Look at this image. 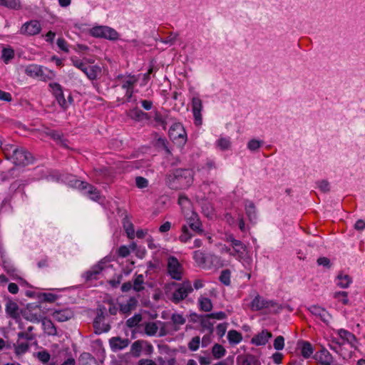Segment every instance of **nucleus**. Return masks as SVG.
Here are the masks:
<instances>
[{"label":"nucleus","instance_id":"56","mask_svg":"<svg viewBox=\"0 0 365 365\" xmlns=\"http://www.w3.org/2000/svg\"><path fill=\"white\" fill-rule=\"evenodd\" d=\"M200 338L199 336L193 337L188 343V348L190 351H195L199 349Z\"/></svg>","mask_w":365,"mask_h":365},{"label":"nucleus","instance_id":"34","mask_svg":"<svg viewBox=\"0 0 365 365\" xmlns=\"http://www.w3.org/2000/svg\"><path fill=\"white\" fill-rule=\"evenodd\" d=\"M336 279L339 281L337 283V285L343 289L349 287L350 284L352 282V279L349 275L343 274L342 273H339L337 275Z\"/></svg>","mask_w":365,"mask_h":365},{"label":"nucleus","instance_id":"12","mask_svg":"<svg viewBox=\"0 0 365 365\" xmlns=\"http://www.w3.org/2000/svg\"><path fill=\"white\" fill-rule=\"evenodd\" d=\"M41 30V24L38 21H30L25 23L21 28V33L29 36L36 35Z\"/></svg>","mask_w":365,"mask_h":365},{"label":"nucleus","instance_id":"2","mask_svg":"<svg viewBox=\"0 0 365 365\" xmlns=\"http://www.w3.org/2000/svg\"><path fill=\"white\" fill-rule=\"evenodd\" d=\"M4 153L6 158L16 165L26 166L32 163L34 160L32 155L24 148L14 145H7Z\"/></svg>","mask_w":365,"mask_h":365},{"label":"nucleus","instance_id":"38","mask_svg":"<svg viewBox=\"0 0 365 365\" xmlns=\"http://www.w3.org/2000/svg\"><path fill=\"white\" fill-rule=\"evenodd\" d=\"M226 354V350L224 346L219 344H215L212 349V354L216 359H221Z\"/></svg>","mask_w":365,"mask_h":365},{"label":"nucleus","instance_id":"17","mask_svg":"<svg viewBox=\"0 0 365 365\" xmlns=\"http://www.w3.org/2000/svg\"><path fill=\"white\" fill-rule=\"evenodd\" d=\"M272 336V334L270 331H268L267 329H264L252 337L251 343L256 346H264L268 342L269 339Z\"/></svg>","mask_w":365,"mask_h":365},{"label":"nucleus","instance_id":"10","mask_svg":"<svg viewBox=\"0 0 365 365\" xmlns=\"http://www.w3.org/2000/svg\"><path fill=\"white\" fill-rule=\"evenodd\" d=\"M202 110V101L199 97L192 98V110L195 125H200L202 123L201 111Z\"/></svg>","mask_w":365,"mask_h":365},{"label":"nucleus","instance_id":"19","mask_svg":"<svg viewBox=\"0 0 365 365\" xmlns=\"http://www.w3.org/2000/svg\"><path fill=\"white\" fill-rule=\"evenodd\" d=\"M103 269V267L101 264H96L93 266L90 269L85 272L82 277L85 279L86 282L96 280L98 279V276Z\"/></svg>","mask_w":365,"mask_h":365},{"label":"nucleus","instance_id":"45","mask_svg":"<svg viewBox=\"0 0 365 365\" xmlns=\"http://www.w3.org/2000/svg\"><path fill=\"white\" fill-rule=\"evenodd\" d=\"M158 322H147L145 325V332L148 336H154L156 334L158 327Z\"/></svg>","mask_w":365,"mask_h":365},{"label":"nucleus","instance_id":"59","mask_svg":"<svg viewBox=\"0 0 365 365\" xmlns=\"http://www.w3.org/2000/svg\"><path fill=\"white\" fill-rule=\"evenodd\" d=\"M317 263L319 266H323L327 269H330L331 267V263L330 259L326 257H319L317 260Z\"/></svg>","mask_w":365,"mask_h":365},{"label":"nucleus","instance_id":"23","mask_svg":"<svg viewBox=\"0 0 365 365\" xmlns=\"http://www.w3.org/2000/svg\"><path fill=\"white\" fill-rule=\"evenodd\" d=\"M237 363V365H260L259 359L252 354L238 356Z\"/></svg>","mask_w":365,"mask_h":365},{"label":"nucleus","instance_id":"63","mask_svg":"<svg viewBox=\"0 0 365 365\" xmlns=\"http://www.w3.org/2000/svg\"><path fill=\"white\" fill-rule=\"evenodd\" d=\"M118 255L120 257H126L130 253V248L125 245H121L117 250Z\"/></svg>","mask_w":365,"mask_h":365},{"label":"nucleus","instance_id":"37","mask_svg":"<svg viewBox=\"0 0 365 365\" xmlns=\"http://www.w3.org/2000/svg\"><path fill=\"white\" fill-rule=\"evenodd\" d=\"M13 347L15 350L16 355H21L25 354L29 349V344L28 342H20L18 339L16 344H13Z\"/></svg>","mask_w":365,"mask_h":365},{"label":"nucleus","instance_id":"51","mask_svg":"<svg viewBox=\"0 0 365 365\" xmlns=\"http://www.w3.org/2000/svg\"><path fill=\"white\" fill-rule=\"evenodd\" d=\"M334 297L341 301L342 304L345 305L348 304L349 302L348 292L344 291L336 292L334 294Z\"/></svg>","mask_w":365,"mask_h":365},{"label":"nucleus","instance_id":"35","mask_svg":"<svg viewBox=\"0 0 365 365\" xmlns=\"http://www.w3.org/2000/svg\"><path fill=\"white\" fill-rule=\"evenodd\" d=\"M101 69L98 66H89L86 71H84V73L86 75L88 79L96 80L98 74L101 73Z\"/></svg>","mask_w":365,"mask_h":365},{"label":"nucleus","instance_id":"6","mask_svg":"<svg viewBox=\"0 0 365 365\" xmlns=\"http://www.w3.org/2000/svg\"><path fill=\"white\" fill-rule=\"evenodd\" d=\"M169 135L173 140H178L179 143L182 145H185L187 141L186 132L180 123H175L171 125Z\"/></svg>","mask_w":365,"mask_h":365},{"label":"nucleus","instance_id":"32","mask_svg":"<svg viewBox=\"0 0 365 365\" xmlns=\"http://www.w3.org/2000/svg\"><path fill=\"white\" fill-rule=\"evenodd\" d=\"M216 169L217 165L215 160L212 159H207L205 164L201 165L200 168H198V170L202 172L203 174L209 175L211 170Z\"/></svg>","mask_w":365,"mask_h":365},{"label":"nucleus","instance_id":"43","mask_svg":"<svg viewBox=\"0 0 365 365\" xmlns=\"http://www.w3.org/2000/svg\"><path fill=\"white\" fill-rule=\"evenodd\" d=\"M144 277L143 274H138L133 280V289L135 292H140L144 289Z\"/></svg>","mask_w":365,"mask_h":365},{"label":"nucleus","instance_id":"1","mask_svg":"<svg viewBox=\"0 0 365 365\" xmlns=\"http://www.w3.org/2000/svg\"><path fill=\"white\" fill-rule=\"evenodd\" d=\"M166 184L173 190L189 187L193 181V173L190 169L178 168L167 175Z\"/></svg>","mask_w":365,"mask_h":365},{"label":"nucleus","instance_id":"16","mask_svg":"<svg viewBox=\"0 0 365 365\" xmlns=\"http://www.w3.org/2000/svg\"><path fill=\"white\" fill-rule=\"evenodd\" d=\"M5 311L6 314L14 319L20 317L19 305L9 297L6 300Z\"/></svg>","mask_w":365,"mask_h":365},{"label":"nucleus","instance_id":"64","mask_svg":"<svg viewBox=\"0 0 365 365\" xmlns=\"http://www.w3.org/2000/svg\"><path fill=\"white\" fill-rule=\"evenodd\" d=\"M227 326H228V323H227V322L219 324L217 326V328H216L217 334L220 337H222L225 334L227 329Z\"/></svg>","mask_w":365,"mask_h":365},{"label":"nucleus","instance_id":"46","mask_svg":"<svg viewBox=\"0 0 365 365\" xmlns=\"http://www.w3.org/2000/svg\"><path fill=\"white\" fill-rule=\"evenodd\" d=\"M141 110H140L138 108H134L133 109H130L128 113V116L131 118L132 120L135 121H142L141 114H142Z\"/></svg>","mask_w":365,"mask_h":365},{"label":"nucleus","instance_id":"21","mask_svg":"<svg viewBox=\"0 0 365 365\" xmlns=\"http://www.w3.org/2000/svg\"><path fill=\"white\" fill-rule=\"evenodd\" d=\"M315 359L322 365H330L333 360L331 354L324 347L315 354Z\"/></svg>","mask_w":365,"mask_h":365},{"label":"nucleus","instance_id":"18","mask_svg":"<svg viewBox=\"0 0 365 365\" xmlns=\"http://www.w3.org/2000/svg\"><path fill=\"white\" fill-rule=\"evenodd\" d=\"M53 319L59 322H66L74 317L73 312L71 309L55 310L52 313Z\"/></svg>","mask_w":365,"mask_h":365},{"label":"nucleus","instance_id":"11","mask_svg":"<svg viewBox=\"0 0 365 365\" xmlns=\"http://www.w3.org/2000/svg\"><path fill=\"white\" fill-rule=\"evenodd\" d=\"M186 225L187 226V227H190L196 234L202 235L204 232L202 222L200 220V217L195 212H192L191 213V215L187 218V225Z\"/></svg>","mask_w":365,"mask_h":365},{"label":"nucleus","instance_id":"41","mask_svg":"<svg viewBox=\"0 0 365 365\" xmlns=\"http://www.w3.org/2000/svg\"><path fill=\"white\" fill-rule=\"evenodd\" d=\"M0 6L17 10L21 8V3L19 0H0Z\"/></svg>","mask_w":365,"mask_h":365},{"label":"nucleus","instance_id":"61","mask_svg":"<svg viewBox=\"0 0 365 365\" xmlns=\"http://www.w3.org/2000/svg\"><path fill=\"white\" fill-rule=\"evenodd\" d=\"M18 339H26L27 341H33L36 339V335L32 333L21 331L17 334Z\"/></svg>","mask_w":365,"mask_h":365},{"label":"nucleus","instance_id":"55","mask_svg":"<svg viewBox=\"0 0 365 365\" xmlns=\"http://www.w3.org/2000/svg\"><path fill=\"white\" fill-rule=\"evenodd\" d=\"M36 357L40 361L46 364L50 360L51 355L48 351L43 350L36 353Z\"/></svg>","mask_w":365,"mask_h":365},{"label":"nucleus","instance_id":"4","mask_svg":"<svg viewBox=\"0 0 365 365\" xmlns=\"http://www.w3.org/2000/svg\"><path fill=\"white\" fill-rule=\"evenodd\" d=\"M106 309L104 306L99 305L98 307L97 315L93 322L95 333L97 334L108 332L110 329V325L109 324L103 322L106 315Z\"/></svg>","mask_w":365,"mask_h":365},{"label":"nucleus","instance_id":"27","mask_svg":"<svg viewBox=\"0 0 365 365\" xmlns=\"http://www.w3.org/2000/svg\"><path fill=\"white\" fill-rule=\"evenodd\" d=\"M42 326L43 329L46 334L49 336H56L57 335V329L55 327L54 324L50 319L46 317L43 318L42 320Z\"/></svg>","mask_w":365,"mask_h":365},{"label":"nucleus","instance_id":"5","mask_svg":"<svg viewBox=\"0 0 365 365\" xmlns=\"http://www.w3.org/2000/svg\"><path fill=\"white\" fill-rule=\"evenodd\" d=\"M192 291L193 288L189 280L184 281L173 293L170 300L175 304H178L185 299L188 294L191 293Z\"/></svg>","mask_w":365,"mask_h":365},{"label":"nucleus","instance_id":"50","mask_svg":"<svg viewBox=\"0 0 365 365\" xmlns=\"http://www.w3.org/2000/svg\"><path fill=\"white\" fill-rule=\"evenodd\" d=\"M130 78L123 81L122 88L128 90H133V86L135 83L137 82V79L134 76H129Z\"/></svg>","mask_w":365,"mask_h":365},{"label":"nucleus","instance_id":"9","mask_svg":"<svg viewBox=\"0 0 365 365\" xmlns=\"http://www.w3.org/2000/svg\"><path fill=\"white\" fill-rule=\"evenodd\" d=\"M276 303L272 300H267L257 294L251 302V309L253 311H260L263 309L274 307Z\"/></svg>","mask_w":365,"mask_h":365},{"label":"nucleus","instance_id":"25","mask_svg":"<svg viewBox=\"0 0 365 365\" xmlns=\"http://www.w3.org/2000/svg\"><path fill=\"white\" fill-rule=\"evenodd\" d=\"M138 305V300L135 297H131L125 304H120L119 309L123 314H129L132 310L135 309Z\"/></svg>","mask_w":365,"mask_h":365},{"label":"nucleus","instance_id":"15","mask_svg":"<svg viewBox=\"0 0 365 365\" xmlns=\"http://www.w3.org/2000/svg\"><path fill=\"white\" fill-rule=\"evenodd\" d=\"M130 343L128 339H122L120 336H114L109 339V344L113 351H118L127 347Z\"/></svg>","mask_w":365,"mask_h":365},{"label":"nucleus","instance_id":"58","mask_svg":"<svg viewBox=\"0 0 365 365\" xmlns=\"http://www.w3.org/2000/svg\"><path fill=\"white\" fill-rule=\"evenodd\" d=\"M274 348L277 350H282L284 346V339L282 336H278L274 341Z\"/></svg>","mask_w":365,"mask_h":365},{"label":"nucleus","instance_id":"54","mask_svg":"<svg viewBox=\"0 0 365 365\" xmlns=\"http://www.w3.org/2000/svg\"><path fill=\"white\" fill-rule=\"evenodd\" d=\"M142 343L143 341H135L131 346L130 351L135 356H139L142 351Z\"/></svg>","mask_w":365,"mask_h":365},{"label":"nucleus","instance_id":"44","mask_svg":"<svg viewBox=\"0 0 365 365\" xmlns=\"http://www.w3.org/2000/svg\"><path fill=\"white\" fill-rule=\"evenodd\" d=\"M231 272L230 269H224L221 272L220 275L219 277V280L221 283L225 284V286L230 285L231 281Z\"/></svg>","mask_w":365,"mask_h":365},{"label":"nucleus","instance_id":"26","mask_svg":"<svg viewBox=\"0 0 365 365\" xmlns=\"http://www.w3.org/2000/svg\"><path fill=\"white\" fill-rule=\"evenodd\" d=\"M338 334L343 340L349 343L352 347H356L357 339L354 334L346 329H340L338 331Z\"/></svg>","mask_w":365,"mask_h":365},{"label":"nucleus","instance_id":"39","mask_svg":"<svg viewBox=\"0 0 365 365\" xmlns=\"http://www.w3.org/2000/svg\"><path fill=\"white\" fill-rule=\"evenodd\" d=\"M14 58V51L11 48H4L1 51V59L8 64Z\"/></svg>","mask_w":365,"mask_h":365},{"label":"nucleus","instance_id":"40","mask_svg":"<svg viewBox=\"0 0 365 365\" xmlns=\"http://www.w3.org/2000/svg\"><path fill=\"white\" fill-rule=\"evenodd\" d=\"M154 120L156 122L157 125L162 127L163 130H166L167 127V117L163 115L160 112L155 111Z\"/></svg>","mask_w":365,"mask_h":365},{"label":"nucleus","instance_id":"42","mask_svg":"<svg viewBox=\"0 0 365 365\" xmlns=\"http://www.w3.org/2000/svg\"><path fill=\"white\" fill-rule=\"evenodd\" d=\"M210 319L211 318H208V317H205V314L203 316V317L202 318V319L200 320V323L201 327L204 329L208 330L209 333L211 334L214 331V323L211 322L210 321Z\"/></svg>","mask_w":365,"mask_h":365},{"label":"nucleus","instance_id":"7","mask_svg":"<svg viewBox=\"0 0 365 365\" xmlns=\"http://www.w3.org/2000/svg\"><path fill=\"white\" fill-rule=\"evenodd\" d=\"M180 264L175 257L171 256L168 258V272L172 279L175 280H181L182 273L180 271Z\"/></svg>","mask_w":365,"mask_h":365},{"label":"nucleus","instance_id":"36","mask_svg":"<svg viewBox=\"0 0 365 365\" xmlns=\"http://www.w3.org/2000/svg\"><path fill=\"white\" fill-rule=\"evenodd\" d=\"M227 339L230 344H237L242 340V336L239 331L232 329L228 331Z\"/></svg>","mask_w":365,"mask_h":365},{"label":"nucleus","instance_id":"24","mask_svg":"<svg viewBox=\"0 0 365 365\" xmlns=\"http://www.w3.org/2000/svg\"><path fill=\"white\" fill-rule=\"evenodd\" d=\"M232 247L234 249V251L232 252L230 248L227 249V252L232 256L238 255L239 257H242L243 252L245 251L247 247L241 240H236L232 244Z\"/></svg>","mask_w":365,"mask_h":365},{"label":"nucleus","instance_id":"28","mask_svg":"<svg viewBox=\"0 0 365 365\" xmlns=\"http://www.w3.org/2000/svg\"><path fill=\"white\" fill-rule=\"evenodd\" d=\"M123 227L126 232L128 237L130 240L135 237V230L132 222L129 220L128 216H125L123 219Z\"/></svg>","mask_w":365,"mask_h":365},{"label":"nucleus","instance_id":"29","mask_svg":"<svg viewBox=\"0 0 365 365\" xmlns=\"http://www.w3.org/2000/svg\"><path fill=\"white\" fill-rule=\"evenodd\" d=\"M298 344H302L301 346V354L305 359H309L313 354L314 349L310 342L307 341H301L298 342Z\"/></svg>","mask_w":365,"mask_h":365},{"label":"nucleus","instance_id":"20","mask_svg":"<svg viewBox=\"0 0 365 365\" xmlns=\"http://www.w3.org/2000/svg\"><path fill=\"white\" fill-rule=\"evenodd\" d=\"M25 73L31 78L40 77L43 81H46V77L44 76L43 67L41 66L36 64L29 65L25 68Z\"/></svg>","mask_w":365,"mask_h":365},{"label":"nucleus","instance_id":"47","mask_svg":"<svg viewBox=\"0 0 365 365\" xmlns=\"http://www.w3.org/2000/svg\"><path fill=\"white\" fill-rule=\"evenodd\" d=\"M192 235L189 232L188 227L186 225L182 227V234L179 237V240L182 243H186L191 239Z\"/></svg>","mask_w":365,"mask_h":365},{"label":"nucleus","instance_id":"13","mask_svg":"<svg viewBox=\"0 0 365 365\" xmlns=\"http://www.w3.org/2000/svg\"><path fill=\"white\" fill-rule=\"evenodd\" d=\"M29 183V180H24V179H18L15 181H14L9 187V191L11 193L16 194V193H21V197L23 199L26 198L27 196L25 193L24 189L26 185H27Z\"/></svg>","mask_w":365,"mask_h":365},{"label":"nucleus","instance_id":"30","mask_svg":"<svg viewBox=\"0 0 365 365\" xmlns=\"http://www.w3.org/2000/svg\"><path fill=\"white\" fill-rule=\"evenodd\" d=\"M78 361L80 365H96V360L94 356H93L88 352L82 353L78 359Z\"/></svg>","mask_w":365,"mask_h":365},{"label":"nucleus","instance_id":"31","mask_svg":"<svg viewBox=\"0 0 365 365\" xmlns=\"http://www.w3.org/2000/svg\"><path fill=\"white\" fill-rule=\"evenodd\" d=\"M46 135L57 141L61 145L67 147V140L63 138V134L61 132L55 130H49L46 132Z\"/></svg>","mask_w":365,"mask_h":365},{"label":"nucleus","instance_id":"49","mask_svg":"<svg viewBox=\"0 0 365 365\" xmlns=\"http://www.w3.org/2000/svg\"><path fill=\"white\" fill-rule=\"evenodd\" d=\"M87 195L93 200L97 201L100 199V193L96 187L91 185L86 191Z\"/></svg>","mask_w":365,"mask_h":365},{"label":"nucleus","instance_id":"3","mask_svg":"<svg viewBox=\"0 0 365 365\" xmlns=\"http://www.w3.org/2000/svg\"><path fill=\"white\" fill-rule=\"evenodd\" d=\"M90 34L93 37L110 41H116L119 38V34L115 29L106 26H94L90 30Z\"/></svg>","mask_w":365,"mask_h":365},{"label":"nucleus","instance_id":"33","mask_svg":"<svg viewBox=\"0 0 365 365\" xmlns=\"http://www.w3.org/2000/svg\"><path fill=\"white\" fill-rule=\"evenodd\" d=\"M199 308L201 311L208 312L212 309L211 299L207 297H200L198 299Z\"/></svg>","mask_w":365,"mask_h":365},{"label":"nucleus","instance_id":"57","mask_svg":"<svg viewBox=\"0 0 365 365\" xmlns=\"http://www.w3.org/2000/svg\"><path fill=\"white\" fill-rule=\"evenodd\" d=\"M193 258L198 264H202L206 262L205 254L200 250H196L193 252Z\"/></svg>","mask_w":365,"mask_h":365},{"label":"nucleus","instance_id":"22","mask_svg":"<svg viewBox=\"0 0 365 365\" xmlns=\"http://www.w3.org/2000/svg\"><path fill=\"white\" fill-rule=\"evenodd\" d=\"M245 208L246 215L252 223H255L257 220V209L252 201L246 200L245 201Z\"/></svg>","mask_w":365,"mask_h":365},{"label":"nucleus","instance_id":"8","mask_svg":"<svg viewBox=\"0 0 365 365\" xmlns=\"http://www.w3.org/2000/svg\"><path fill=\"white\" fill-rule=\"evenodd\" d=\"M49 86L52 89L53 94L58 105L63 110L67 109L68 108V103H67L66 99L65 98L62 86L58 83H51Z\"/></svg>","mask_w":365,"mask_h":365},{"label":"nucleus","instance_id":"62","mask_svg":"<svg viewBox=\"0 0 365 365\" xmlns=\"http://www.w3.org/2000/svg\"><path fill=\"white\" fill-rule=\"evenodd\" d=\"M135 184L138 188H145L148 186V180L143 177L138 176L135 178Z\"/></svg>","mask_w":365,"mask_h":365},{"label":"nucleus","instance_id":"14","mask_svg":"<svg viewBox=\"0 0 365 365\" xmlns=\"http://www.w3.org/2000/svg\"><path fill=\"white\" fill-rule=\"evenodd\" d=\"M309 311L317 317H319L324 323L328 324L330 319L331 318V314L324 308L317 306L312 305L309 307Z\"/></svg>","mask_w":365,"mask_h":365},{"label":"nucleus","instance_id":"52","mask_svg":"<svg viewBox=\"0 0 365 365\" xmlns=\"http://www.w3.org/2000/svg\"><path fill=\"white\" fill-rule=\"evenodd\" d=\"M217 145L222 150H226L230 148L231 143L228 138H220L217 141Z\"/></svg>","mask_w":365,"mask_h":365},{"label":"nucleus","instance_id":"48","mask_svg":"<svg viewBox=\"0 0 365 365\" xmlns=\"http://www.w3.org/2000/svg\"><path fill=\"white\" fill-rule=\"evenodd\" d=\"M142 320V316L140 314H135L132 317L129 318L126 321V326L129 328H133L136 327L138 323Z\"/></svg>","mask_w":365,"mask_h":365},{"label":"nucleus","instance_id":"60","mask_svg":"<svg viewBox=\"0 0 365 365\" xmlns=\"http://www.w3.org/2000/svg\"><path fill=\"white\" fill-rule=\"evenodd\" d=\"M71 61L73 63V65L82 71L84 73V71L87 70V68L89 66H87L85 63H83L81 60L71 58Z\"/></svg>","mask_w":365,"mask_h":365},{"label":"nucleus","instance_id":"53","mask_svg":"<svg viewBox=\"0 0 365 365\" xmlns=\"http://www.w3.org/2000/svg\"><path fill=\"white\" fill-rule=\"evenodd\" d=\"M263 141L257 139H252L247 143V148L250 151H257L262 145Z\"/></svg>","mask_w":365,"mask_h":365}]
</instances>
